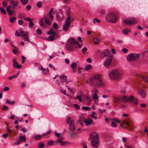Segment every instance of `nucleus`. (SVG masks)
Segmentation results:
<instances>
[{
    "instance_id": "1",
    "label": "nucleus",
    "mask_w": 148,
    "mask_h": 148,
    "mask_svg": "<svg viewBox=\"0 0 148 148\" xmlns=\"http://www.w3.org/2000/svg\"><path fill=\"white\" fill-rule=\"evenodd\" d=\"M90 82L91 86L95 88L103 87L104 84L101 80L100 75L97 74L94 75L90 80Z\"/></svg>"
},
{
    "instance_id": "2",
    "label": "nucleus",
    "mask_w": 148,
    "mask_h": 148,
    "mask_svg": "<svg viewBox=\"0 0 148 148\" xmlns=\"http://www.w3.org/2000/svg\"><path fill=\"white\" fill-rule=\"evenodd\" d=\"M110 79L115 81L119 80L121 77L119 72L117 69H114L110 71L108 74Z\"/></svg>"
},
{
    "instance_id": "3",
    "label": "nucleus",
    "mask_w": 148,
    "mask_h": 148,
    "mask_svg": "<svg viewBox=\"0 0 148 148\" xmlns=\"http://www.w3.org/2000/svg\"><path fill=\"white\" fill-rule=\"evenodd\" d=\"M77 44H78L77 41L75 40L74 38H70L68 40L66 45V47L68 50L72 51L73 50V48L75 47V45Z\"/></svg>"
},
{
    "instance_id": "4",
    "label": "nucleus",
    "mask_w": 148,
    "mask_h": 148,
    "mask_svg": "<svg viewBox=\"0 0 148 148\" xmlns=\"http://www.w3.org/2000/svg\"><path fill=\"white\" fill-rule=\"evenodd\" d=\"M106 20L109 22L114 23H116L117 21L116 16L112 13L108 14L106 17Z\"/></svg>"
},
{
    "instance_id": "5",
    "label": "nucleus",
    "mask_w": 148,
    "mask_h": 148,
    "mask_svg": "<svg viewBox=\"0 0 148 148\" xmlns=\"http://www.w3.org/2000/svg\"><path fill=\"white\" fill-rule=\"evenodd\" d=\"M127 58L128 61H134L139 59L140 56L138 53H131L127 56Z\"/></svg>"
},
{
    "instance_id": "6",
    "label": "nucleus",
    "mask_w": 148,
    "mask_h": 148,
    "mask_svg": "<svg viewBox=\"0 0 148 148\" xmlns=\"http://www.w3.org/2000/svg\"><path fill=\"white\" fill-rule=\"evenodd\" d=\"M124 23L127 25H132L137 22L136 19L132 17H130L125 19L124 21Z\"/></svg>"
},
{
    "instance_id": "7",
    "label": "nucleus",
    "mask_w": 148,
    "mask_h": 148,
    "mask_svg": "<svg viewBox=\"0 0 148 148\" xmlns=\"http://www.w3.org/2000/svg\"><path fill=\"white\" fill-rule=\"evenodd\" d=\"M123 123L127 125L125 127V128L128 129L129 130L133 129V125L131 123L128 119H126L123 121Z\"/></svg>"
},
{
    "instance_id": "8",
    "label": "nucleus",
    "mask_w": 148,
    "mask_h": 148,
    "mask_svg": "<svg viewBox=\"0 0 148 148\" xmlns=\"http://www.w3.org/2000/svg\"><path fill=\"white\" fill-rule=\"evenodd\" d=\"M110 53V51L108 49H105L102 51L100 54L101 58H103L109 56Z\"/></svg>"
},
{
    "instance_id": "9",
    "label": "nucleus",
    "mask_w": 148,
    "mask_h": 148,
    "mask_svg": "<svg viewBox=\"0 0 148 148\" xmlns=\"http://www.w3.org/2000/svg\"><path fill=\"white\" fill-rule=\"evenodd\" d=\"M123 102H125L127 103L128 102L132 103L134 99V97L132 95H130L129 97H127L126 96H123Z\"/></svg>"
},
{
    "instance_id": "10",
    "label": "nucleus",
    "mask_w": 148,
    "mask_h": 148,
    "mask_svg": "<svg viewBox=\"0 0 148 148\" xmlns=\"http://www.w3.org/2000/svg\"><path fill=\"white\" fill-rule=\"evenodd\" d=\"M112 59V57H108L106 59L104 64V66L106 67H109L111 63Z\"/></svg>"
},
{
    "instance_id": "11",
    "label": "nucleus",
    "mask_w": 148,
    "mask_h": 148,
    "mask_svg": "<svg viewBox=\"0 0 148 148\" xmlns=\"http://www.w3.org/2000/svg\"><path fill=\"white\" fill-rule=\"evenodd\" d=\"M57 19L59 21L63 20L64 17L63 12L61 9L59 10V12L56 15Z\"/></svg>"
},
{
    "instance_id": "12",
    "label": "nucleus",
    "mask_w": 148,
    "mask_h": 148,
    "mask_svg": "<svg viewBox=\"0 0 148 148\" xmlns=\"http://www.w3.org/2000/svg\"><path fill=\"white\" fill-rule=\"evenodd\" d=\"M92 140H97L99 139V134L96 132H93L90 135Z\"/></svg>"
},
{
    "instance_id": "13",
    "label": "nucleus",
    "mask_w": 148,
    "mask_h": 148,
    "mask_svg": "<svg viewBox=\"0 0 148 148\" xmlns=\"http://www.w3.org/2000/svg\"><path fill=\"white\" fill-rule=\"evenodd\" d=\"M43 18L44 21L46 24L48 25H51L52 21L53 19H51V18H50L49 17H48V16H44Z\"/></svg>"
},
{
    "instance_id": "14",
    "label": "nucleus",
    "mask_w": 148,
    "mask_h": 148,
    "mask_svg": "<svg viewBox=\"0 0 148 148\" xmlns=\"http://www.w3.org/2000/svg\"><path fill=\"white\" fill-rule=\"evenodd\" d=\"M10 5L11 6V8L14 9L18 5V2L17 1H14V0H12L10 1Z\"/></svg>"
},
{
    "instance_id": "15",
    "label": "nucleus",
    "mask_w": 148,
    "mask_h": 148,
    "mask_svg": "<svg viewBox=\"0 0 148 148\" xmlns=\"http://www.w3.org/2000/svg\"><path fill=\"white\" fill-rule=\"evenodd\" d=\"M137 93L138 94L140 95L143 98H145L146 97V92L144 90H140L137 92Z\"/></svg>"
},
{
    "instance_id": "16",
    "label": "nucleus",
    "mask_w": 148,
    "mask_h": 148,
    "mask_svg": "<svg viewBox=\"0 0 148 148\" xmlns=\"http://www.w3.org/2000/svg\"><path fill=\"white\" fill-rule=\"evenodd\" d=\"M99 139L97 140H92L91 142V145L94 147H97L99 145Z\"/></svg>"
},
{
    "instance_id": "17",
    "label": "nucleus",
    "mask_w": 148,
    "mask_h": 148,
    "mask_svg": "<svg viewBox=\"0 0 148 148\" xmlns=\"http://www.w3.org/2000/svg\"><path fill=\"white\" fill-rule=\"evenodd\" d=\"M69 22H65V24L63 25V30L64 31H67L70 26Z\"/></svg>"
},
{
    "instance_id": "18",
    "label": "nucleus",
    "mask_w": 148,
    "mask_h": 148,
    "mask_svg": "<svg viewBox=\"0 0 148 148\" xmlns=\"http://www.w3.org/2000/svg\"><path fill=\"white\" fill-rule=\"evenodd\" d=\"M113 101L114 103L123 101V97H114L113 98Z\"/></svg>"
},
{
    "instance_id": "19",
    "label": "nucleus",
    "mask_w": 148,
    "mask_h": 148,
    "mask_svg": "<svg viewBox=\"0 0 148 148\" xmlns=\"http://www.w3.org/2000/svg\"><path fill=\"white\" fill-rule=\"evenodd\" d=\"M74 120H73L69 124V129L72 131H74L75 130V128L74 125Z\"/></svg>"
},
{
    "instance_id": "20",
    "label": "nucleus",
    "mask_w": 148,
    "mask_h": 148,
    "mask_svg": "<svg viewBox=\"0 0 148 148\" xmlns=\"http://www.w3.org/2000/svg\"><path fill=\"white\" fill-rule=\"evenodd\" d=\"M74 20V18H73L70 15H68L67 16V18L65 21V22H69L70 24V23L73 21Z\"/></svg>"
},
{
    "instance_id": "21",
    "label": "nucleus",
    "mask_w": 148,
    "mask_h": 148,
    "mask_svg": "<svg viewBox=\"0 0 148 148\" xmlns=\"http://www.w3.org/2000/svg\"><path fill=\"white\" fill-rule=\"evenodd\" d=\"M11 8V6H8L6 8L7 11L10 15H12L14 13L13 10H10Z\"/></svg>"
},
{
    "instance_id": "22",
    "label": "nucleus",
    "mask_w": 148,
    "mask_h": 148,
    "mask_svg": "<svg viewBox=\"0 0 148 148\" xmlns=\"http://www.w3.org/2000/svg\"><path fill=\"white\" fill-rule=\"evenodd\" d=\"M84 122L86 124V126H88L90 125L92 123V121L89 119L88 118L84 121Z\"/></svg>"
},
{
    "instance_id": "23",
    "label": "nucleus",
    "mask_w": 148,
    "mask_h": 148,
    "mask_svg": "<svg viewBox=\"0 0 148 148\" xmlns=\"http://www.w3.org/2000/svg\"><path fill=\"white\" fill-rule=\"evenodd\" d=\"M60 79L62 82H67V77L66 76L63 75L60 77Z\"/></svg>"
},
{
    "instance_id": "24",
    "label": "nucleus",
    "mask_w": 148,
    "mask_h": 148,
    "mask_svg": "<svg viewBox=\"0 0 148 148\" xmlns=\"http://www.w3.org/2000/svg\"><path fill=\"white\" fill-rule=\"evenodd\" d=\"M20 36L21 37L27 36L28 35V32H26L25 33L23 31H22L21 30H20Z\"/></svg>"
},
{
    "instance_id": "25",
    "label": "nucleus",
    "mask_w": 148,
    "mask_h": 148,
    "mask_svg": "<svg viewBox=\"0 0 148 148\" xmlns=\"http://www.w3.org/2000/svg\"><path fill=\"white\" fill-rule=\"evenodd\" d=\"M44 18L40 19L39 21V24L42 27H45V24L43 22Z\"/></svg>"
},
{
    "instance_id": "26",
    "label": "nucleus",
    "mask_w": 148,
    "mask_h": 148,
    "mask_svg": "<svg viewBox=\"0 0 148 148\" xmlns=\"http://www.w3.org/2000/svg\"><path fill=\"white\" fill-rule=\"evenodd\" d=\"M94 43L95 44L98 45L100 42V40L98 38H95L93 39Z\"/></svg>"
},
{
    "instance_id": "27",
    "label": "nucleus",
    "mask_w": 148,
    "mask_h": 148,
    "mask_svg": "<svg viewBox=\"0 0 148 148\" xmlns=\"http://www.w3.org/2000/svg\"><path fill=\"white\" fill-rule=\"evenodd\" d=\"M143 80L145 82H148V77L146 76H142L141 77Z\"/></svg>"
},
{
    "instance_id": "28",
    "label": "nucleus",
    "mask_w": 148,
    "mask_h": 148,
    "mask_svg": "<svg viewBox=\"0 0 148 148\" xmlns=\"http://www.w3.org/2000/svg\"><path fill=\"white\" fill-rule=\"evenodd\" d=\"M48 34L49 35H50L53 37L56 34V33L54 32L51 30H50L48 32Z\"/></svg>"
},
{
    "instance_id": "29",
    "label": "nucleus",
    "mask_w": 148,
    "mask_h": 148,
    "mask_svg": "<svg viewBox=\"0 0 148 148\" xmlns=\"http://www.w3.org/2000/svg\"><path fill=\"white\" fill-rule=\"evenodd\" d=\"M42 72L44 75H47L49 73V71L48 69H43Z\"/></svg>"
},
{
    "instance_id": "30",
    "label": "nucleus",
    "mask_w": 148,
    "mask_h": 148,
    "mask_svg": "<svg viewBox=\"0 0 148 148\" xmlns=\"http://www.w3.org/2000/svg\"><path fill=\"white\" fill-rule=\"evenodd\" d=\"M19 140L20 141H26V137L25 136H21L19 137Z\"/></svg>"
},
{
    "instance_id": "31",
    "label": "nucleus",
    "mask_w": 148,
    "mask_h": 148,
    "mask_svg": "<svg viewBox=\"0 0 148 148\" xmlns=\"http://www.w3.org/2000/svg\"><path fill=\"white\" fill-rule=\"evenodd\" d=\"M13 66L15 68V66L18 65V62L16 61V60L15 59H13Z\"/></svg>"
},
{
    "instance_id": "32",
    "label": "nucleus",
    "mask_w": 148,
    "mask_h": 148,
    "mask_svg": "<svg viewBox=\"0 0 148 148\" xmlns=\"http://www.w3.org/2000/svg\"><path fill=\"white\" fill-rule=\"evenodd\" d=\"M44 146V143L42 142H40L39 143L38 145V147H39V148H42Z\"/></svg>"
},
{
    "instance_id": "33",
    "label": "nucleus",
    "mask_w": 148,
    "mask_h": 148,
    "mask_svg": "<svg viewBox=\"0 0 148 148\" xmlns=\"http://www.w3.org/2000/svg\"><path fill=\"white\" fill-rule=\"evenodd\" d=\"M6 102L7 103L10 104L11 105H14L15 103L14 101H10L9 100H7L6 101Z\"/></svg>"
},
{
    "instance_id": "34",
    "label": "nucleus",
    "mask_w": 148,
    "mask_h": 148,
    "mask_svg": "<svg viewBox=\"0 0 148 148\" xmlns=\"http://www.w3.org/2000/svg\"><path fill=\"white\" fill-rule=\"evenodd\" d=\"M96 114V113L95 112H92L91 116L95 119H97V117L95 116V115Z\"/></svg>"
},
{
    "instance_id": "35",
    "label": "nucleus",
    "mask_w": 148,
    "mask_h": 148,
    "mask_svg": "<svg viewBox=\"0 0 148 148\" xmlns=\"http://www.w3.org/2000/svg\"><path fill=\"white\" fill-rule=\"evenodd\" d=\"M77 66V64L75 62L73 63L71 65V67L73 70H74Z\"/></svg>"
},
{
    "instance_id": "36",
    "label": "nucleus",
    "mask_w": 148,
    "mask_h": 148,
    "mask_svg": "<svg viewBox=\"0 0 148 148\" xmlns=\"http://www.w3.org/2000/svg\"><path fill=\"white\" fill-rule=\"evenodd\" d=\"M91 68L92 66L90 64H88L85 67L84 69L86 70H88Z\"/></svg>"
},
{
    "instance_id": "37",
    "label": "nucleus",
    "mask_w": 148,
    "mask_h": 148,
    "mask_svg": "<svg viewBox=\"0 0 148 148\" xmlns=\"http://www.w3.org/2000/svg\"><path fill=\"white\" fill-rule=\"evenodd\" d=\"M82 109L85 110L90 111V108L86 106H83L82 108Z\"/></svg>"
},
{
    "instance_id": "38",
    "label": "nucleus",
    "mask_w": 148,
    "mask_h": 148,
    "mask_svg": "<svg viewBox=\"0 0 148 148\" xmlns=\"http://www.w3.org/2000/svg\"><path fill=\"white\" fill-rule=\"evenodd\" d=\"M0 10L1 13L4 14H6V12L5 9L2 7H1L0 8Z\"/></svg>"
},
{
    "instance_id": "39",
    "label": "nucleus",
    "mask_w": 148,
    "mask_h": 148,
    "mask_svg": "<svg viewBox=\"0 0 148 148\" xmlns=\"http://www.w3.org/2000/svg\"><path fill=\"white\" fill-rule=\"evenodd\" d=\"M20 1L24 5H26L28 2V0H20Z\"/></svg>"
},
{
    "instance_id": "40",
    "label": "nucleus",
    "mask_w": 148,
    "mask_h": 148,
    "mask_svg": "<svg viewBox=\"0 0 148 148\" xmlns=\"http://www.w3.org/2000/svg\"><path fill=\"white\" fill-rule=\"evenodd\" d=\"M46 39L49 41H52L54 40V37L51 36H49V38H46Z\"/></svg>"
},
{
    "instance_id": "41",
    "label": "nucleus",
    "mask_w": 148,
    "mask_h": 148,
    "mask_svg": "<svg viewBox=\"0 0 148 148\" xmlns=\"http://www.w3.org/2000/svg\"><path fill=\"white\" fill-rule=\"evenodd\" d=\"M42 137V136L40 135L36 136H35V138L36 140H39Z\"/></svg>"
},
{
    "instance_id": "42",
    "label": "nucleus",
    "mask_w": 148,
    "mask_h": 148,
    "mask_svg": "<svg viewBox=\"0 0 148 148\" xmlns=\"http://www.w3.org/2000/svg\"><path fill=\"white\" fill-rule=\"evenodd\" d=\"M71 120V118L70 117H68L66 119V123L67 124H70V121Z\"/></svg>"
},
{
    "instance_id": "43",
    "label": "nucleus",
    "mask_w": 148,
    "mask_h": 148,
    "mask_svg": "<svg viewBox=\"0 0 148 148\" xmlns=\"http://www.w3.org/2000/svg\"><path fill=\"white\" fill-rule=\"evenodd\" d=\"M16 20V18L15 17H13L10 18V23H13L14 22V21Z\"/></svg>"
},
{
    "instance_id": "44",
    "label": "nucleus",
    "mask_w": 148,
    "mask_h": 148,
    "mask_svg": "<svg viewBox=\"0 0 148 148\" xmlns=\"http://www.w3.org/2000/svg\"><path fill=\"white\" fill-rule=\"evenodd\" d=\"M86 99L89 102H91L92 100V99L90 97L88 96H86L85 97Z\"/></svg>"
},
{
    "instance_id": "45",
    "label": "nucleus",
    "mask_w": 148,
    "mask_h": 148,
    "mask_svg": "<svg viewBox=\"0 0 148 148\" xmlns=\"http://www.w3.org/2000/svg\"><path fill=\"white\" fill-rule=\"evenodd\" d=\"M93 98L95 100H97L98 99V96L97 94L95 93L93 97Z\"/></svg>"
},
{
    "instance_id": "46",
    "label": "nucleus",
    "mask_w": 148,
    "mask_h": 148,
    "mask_svg": "<svg viewBox=\"0 0 148 148\" xmlns=\"http://www.w3.org/2000/svg\"><path fill=\"white\" fill-rule=\"evenodd\" d=\"M49 16V18H51V19H53V16L52 14V13L49 12L48 15L47 16Z\"/></svg>"
},
{
    "instance_id": "47",
    "label": "nucleus",
    "mask_w": 148,
    "mask_h": 148,
    "mask_svg": "<svg viewBox=\"0 0 148 148\" xmlns=\"http://www.w3.org/2000/svg\"><path fill=\"white\" fill-rule=\"evenodd\" d=\"M7 5V1H4L2 3V5L4 7H5Z\"/></svg>"
},
{
    "instance_id": "48",
    "label": "nucleus",
    "mask_w": 148,
    "mask_h": 148,
    "mask_svg": "<svg viewBox=\"0 0 148 148\" xmlns=\"http://www.w3.org/2000/svg\"><path fill=\"white\" fill-rule=\"evenodd\" d=\"M98 111L101 114L105 112L106 111V110L105 109L102 110L100 109H99L98 110Z\"/></svg>"
},
{
    "instance_id": "49",
    "label": "nucleus",
    "mask_w": 148,
    "mask_h": 148,
    "mask_svg": "<svg viewBox=\"0 0 148 148\" xmlns=\"http://www.w3.org/2000/svg\"><path fill=\"white\" fill-rule=\"evenodd\" d=\"M122 32L123 33V34H125L127 35L128 34V32L127 30L125 29H124L123 30Z\"/></svg>"
},
{
    "instance_id": "50",
    "label": "nucleus",
    "mask_w": 148,
    "mask_h": 148,
    "mask_svg": "<svg viewBox=\"0 0 148 148\" xmlns=\"http://www.w3.org/2000/svg\"><path fill=\"white\" fill-rule=\"evenodd\" d=\"M37 6L39 8H40L41 7V3L40 2H38L36 4Z\"/></svg>"
},
{
    "instance_id": "51",
    "label": "nucleus",
    "mask_w": 148,
    "mask_h": 148,
    "mask_svg": "<svg viewBox=\"0 0 148 148\" xmlns=\"http://www.w3.org/2000/svg\"><path fill=\"white\" fill-rule=\"evenodd\" d=\"M95 21H96L98 23H100V20L97 18H95L93 19V22L94 23H95Z\"/></svg>"
},
{
    "instance_id": "52",
    "label": "nucleus",
    "mask_w": 148,
    "mask_h": 148,
    "mask_svg": "<svg viewBox=\"0 0 148 148\" xmlns=\"http://www.w3.org/2000/svg\"><path fill=\"white\" fill-rule=\"evenodd\" d=\"M74 106L75 108L77 110H78L80 109L79 106L77 104H75L74 105Z\"/></svg>"
},
{
    "instance_id": "53",
    "label": "nucleus",
    "mask_w": 148,
    "mask_h": 148,
    "mask_svg": "<svg viewBox=\"0 0 148 148\" xmlns=\"http://www.w3.org/2000/svg\"><path fill=\"white\" fill-rule=\"evenodd\" d=\"M77 99L79 101V102H82V99L81 96H77L76 97Z\"/></svg>"
},
{
    "instance_id": "54",
    "label": "nucleus",
    "mask_w": 148,
    "mask_h": 148,
    "mask_svg": "<svg viewBox=\"0 0 148 148\" xmlns=\"http://www.w3.org/2000/svg\"><path fill=\"white\" fill-rule=\"evenodd\" d=\"M125 147L126 148H136L134 146L131 145H126Z\"/></svg>"
},
{
    "instance_id": "55",
    "label": "nucleus",
    "mask_w": 148,
    "mask_h": 148,
    "mask_svg": "<svg viewBox=\"0 0 148 148\" xmlns=\"http://www.w3.org/2000/svg\"><path fill=\"white\" fill-rule=\"evenodd\" d=\"M37 33L39 35L41 34L42 33L41 30L39 29H38L36 31Z\"/></svg>"
},
{
    "instance_id": "56",
    "label": "nucleus",
    "mask_w": 148,
    "mask_h": 148,
    "mask_svg": "<svg viewBox=\"0 0 148 148\" xmlns=\"http://www.w3.org/2000/svg\"><path fill=\"white\" fill-rule=\"evenodd\" d=\"M63 138H61L58 140L56 141V142L57 143H60L62 142V141L63 140Z\"/></svg>"
},
{
    "instance_id": "57",
    "label": "nucleus",
    "mask_w": 148,
    "mask_h": 148,
    "mask_svg": "<svg viewBox=\"0 0 148 148\" xmlns=\"http://www.w3.org/2000/svg\"><path fill=\"white\" fill-rule=\"evenodd\" d=\"M32 21H30L29 23V26L30 28H31V27L33 26L34 25V24Z\"/></svg>"
},
{
    "instance_id": "58",
    "label": "nucleus",
    "mask_w": 148,
    "mask_h": 148,
    "mask_svg": "<svg viewBox=\"0 0 148 148\" xmlns=\"http://www.w3.org/2000/svg\"><path fill=\"white\" fill-rule=\"evenodd\" d=\"M122 51L124 53H126L128 52V50L127 49L124 48L122 49Z\"/></svg>"
},
{
    "instance_id": "59",
    "label": "nucleus",
    "mask_w": 148,
    "mask_h": 148,
    "mask_svg": "<svg viewBox=\"0 0 148 148\" xmlns=\"http://www.w3.org/2000/svg\"><path fill=\"white\" fill-rule=\"evenodd\" d=\"M3 107V109L4 110H8L9 109V108H8V107L7 106L4 105Z\"/></svg>"
},
{
    "instance_id": "60",
    "label": "nucleus",
    "mask_w": 148,
    "mask_h": 148,
    "mask_svg": "<svg viewBox=\"0 0 148 148\" xmlns=\"http://www.w3.org/2000/svg\"><path fill=\"white\" fill-rule=\"evenodd\" d=\"M111 126L113 127H116V124L114 121H112L111 123Z\"/></svg>"
},
{
    "instance_id": "61",
    "label": "nucleus",
    "mask_w": 148,
    "mask_h": 148,
    "mask_svg": "<svg viewBox=\"0 0 148 148\" xmlns=\"http://www.w3.org/2000/svg\"><path fill=\"white\" fill-rule=\"evenodd\" d=\"M138 100L137 98H136L135 99V101L134 102V104L136 105H138Z\"/></svg>"
},
{
    "instance_id": "62",
    "label": "nucleus",
    "mask_w": 148,
    "mask_h": 148,
    "mask_svg": "<svg viewBox=\"0 0 148 148\" xmlns=\"http://www.w3.org/2000/svg\"><path fill=\"white\" fill-rule=\"evenodd\" d=\"M71 0H63V2L65 4H69Z\"/></svg>"
},
{
    "instance_id": "63",
    "label": "nucleus",
    "mask_w": 148,
    "mask_h": 148,
    "mask_svg": "<svg viewBox=\"0 0 148 148\" xmlns=\"http://www.w3.org/2000/svg\"><path fill=\"white\" fill-rule=\"evenodd\" d=\"M18 50H16V49H12V52H13V53L15 54H16L17 53H18Z\"/></svg>"
},
{
    "instance_id": "64",
    "label": "nucleus",
    "mask_w": 148,
    "mask_h": 148,
    "mask_svg": "<svg viewBox=\"0 0 148 148\" xmlns=\"http://www.w3.org/2000/svg\"><path fill=\"white\" fill-rule=\"evenodd\" d=\"M144 132L147 133V134L148 136V129H147V127H145L144 130Z\"/></svg>"
}]
</instances>
